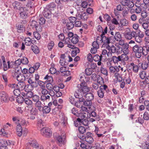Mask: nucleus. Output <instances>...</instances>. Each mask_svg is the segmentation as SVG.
I'll use <instances>...</instances> for the list:
<instances>
[{
    "label": "nucleus",
    "mask_w": 149,
    "mask_h": 149,
    "mask_svg": "<svg viewBox=\"0 0 149 149\" xmlns=\"http://www.w3.org/2000/svg\"><path fill=\"white\" fill-rule=\"evenodd\" d=\"M80 80L81 82L80 84H78L77 86V91H76L75 93H81L82 96L84 94L88 92L89 88L86 85V82L87 81L86 78L84 75V73H82L79 75Z\"/></svg>",
    "instance_id": "nucleus-1"
},
{
    "label": "nucleus",
    "mask_w": 149,
    "mask_h": 149,
    "mask_svg": "<svg viewBox=\"0 0 149 149\" xmlns=\"http://www.w3.org/2000/svg\"><path fill=\"white\" fill-rule=\"evenodd\" d=\"M115 45L116 47L113 45L110 47L109 45H107L106 46V49L109 51H111L112 53H115L118 55L121 54L123 51L122 47L118 45V43H116Z\"/></svg>",
    "instance_id": "nucleus-2"
},
{
    "label": "nucleus",
    "mask_w": 149,
    "mask_h": 149,
    "mask_svg": "<svg viewBox=\"0 0 149 149\" xmlns=\"http://www.w3.org/2000/svg\"><path fill=\"white\" fill-rule=\"evenodd\" d=\"M74 96L76 98H79V100L80 102H83V104L84 106H90L92 104V101L89 100H85L84 98H82L83 96H82L81 93H79V94L76 93H74Z\"/></svg>",
    "instance_id": "nucleus-3"
},
{
    "label": "nucleus",
    "mask_w": 149,
    "mask_h": 149,
    "mask_svg": "<svg viewBox=\"0 0 149 149\" xmlns=\"http://www.w3.org/2000/svg\"><path fill=\"white\" fill-rule=\"evenodd\" d=\"M142 47L137 45L134 46L132 48V50L135 53V56L138 58H140L141 56V50Z\"/></svg>",
    "instance_id": "nucleus-4"
},
{
    "label": "nucleus",
    "mask_w": 149,
    "mask_h": 149,
    "mask_svg": "<svg viewBox=\"0 0 149 149\" xmlns=\"http://www.w3.org/2000/svg\"><path fill=\"white\" fill-rule=\"evenodd\" d=\"M120 3L123 6H127L129 8H133L134 5L133 2L130 0H121Z\"/></svg>",
    "instance_id": "nucleus-5"
},
{
    "label": "nucleus",
    "mask_w": 149,
    "mask_h": 149,
    "mask_svg": "<svg viewBox=\"0 0 149 149\" xmlns=\"http://www.w3.org/2000/svg\"><path fill=\"white\" fill-rule=\"evenodd\" d=\"M57 143L59 146L62 144L64 145L66 142V136L65 134L63 133L62 135L58 136L56 138Z\"/></svg>",
    "instance_id": "nucleus-6"
},
{
    "label": "nucleus",
    "mask_w": 149,
    "mask_h": 149,
    "mask_svg": "<svg viewBox=\"0 0 149 149\" xmlns=\"http://www.w3.org/2000/svg\"><path fill=\"white\" fill-rule=\"evenodd\" d=\"M20 17L22 18H26L28 14V10L26 7H21L19 9Z\"/></svg>",
    "instance_id": "nucleus-7"
},
{
    "label": "nucleus",
    "mask_w": 149,
    "mask_h": 149,
    "mask_svg": "<svg viewBox=\"0 0 149 149\" xmlns=\"http://www.w3.org/2000/svg\"><path fill=\"white\" fill-rule=\"evenodd\" d=\"M85 141L89 144L93 143L94 141L92 134L89 132L86 133L85 136Z\"/></svg>",
    "instance_id": "nucleus-8"
},
{
    "label": "nucleus",
    "mask_w": 149,
    "mask_h": 149,
    "mask_svg": "<svg viewBox=\"0 0 149 149\" xmlns=\"http://www.w3.org/2000/svg\"><path fill=\"white\" fill-rule=\"evenodd\" d=\"M8 98V95L4 91L0 92V104L3 102L7 101Z\"/></svg>",
    "instance_id": "nucleus-9"
},
{
    "label": "nucleus",
    "mask_w": 149,
    "mask_h": 149,
    "mask_svg": "<svg viewBox=\"0 0 149 149\" xmlns=\"http://www.w3.org/2000/svg\"><path fill=\"white\" fill-rule=\"evenodd\" d=\"M1 59L2 60L3 63V69L4 71H6L8 70V68H9L12 67L11 65H10V63L9 61L7 62V64L6 63L4 57L3 56H1Z\"/></svg>",
    "instance_id": "nucleus-10"
},
{
    "label": "nucleus",
    "mask_w": 149,
    "mask_h": 149,
    "mask_svg": "<svg viewBox=\"0 0 149 149\" xmlns=\"http://www.w3.org/2000/svg\"><path fill=\"white\" fill-rule=\"evenodd\" d=\"M28 145H29L33 148H37L39 147L38 143L34 139H31L27 143Z\"/></svg>",
    "instance_id": "nucleus-11"
},
{
    "label": "nucleus",
    "mask_w": 149,
    "mask_h": 149,
    "mask_svg": "<svg viewBox=\"0 0 149 149\" xmlns=\"http://www.w3.org/2000/svg\"><path fill=\"white\" fill-rule=\"evenodd\" d=\"M109 71L111 74H114L115 73L119 71V69L117 67L111 66L109 67Z\"/></svg>",
    "instance_id": "nucleus-12"
},
{
    "label": "nucleus",
    "mask_w": 149,
    "mask_h": 149,
    "mask_svg": "<svg viewBox=\"0 0 149 149\" xmlns=\"http://www.w3.org/2000/svg\"><path fill=\"white\" fill-rule=\"evenodd\" d=\"M77 17L79 19H81L83 20H86L87 19V16L85 13H81L77 15Z\"/></svg>",
    "instance_id": "nucleus-13"
},
{
    "label": "nucleus",
    "mask_w": 149,
    "mask_h": 149,
    "mask_svg": "<svg viewBox=\"0 0 149 149\" xmlns=\"http://www.w3.org/2000/svg\"><path fill=\"white\" fill-rule=\"evenodd\" d=\"M129 45L127 43H126L123 46V53L125 54H128L129 53Z\"/></svg>",
    "instance_id": "nucleus-14"
},
{
    "label": "nucleus",
    "mask_w": 149,
    "mask_h": 149,
    "mask_svg": "<svg viewBox=\"0 0 149 149\" xmlns=\"http://www.w3.org/2000/svg\"><path fill=\"white\" fill-rule=\"evenodd\" d=\"M17 88L20 91H22L25 88V84L23 82H19L17 84Z\"/></svg>",
    "instance_id": "nucleus-15"
},
{
    "label": "nucleus",
    "mask_w": 149,
    "mask_h": 149,
    "mask_svg": "<svg viewBox=\"0 0 149 149\" xmlns=\"http://www.w3.org/2000/svg\"><path fill=\"white\" fill-rule=\"evenodd\" d=\"M16 130L17 131V134L19 136H21L22 134V128L21 126L20 125H17Z\"/></svg>",
    "instance_id": "nucleus-16"
},
{
    "label": "nucleus",
    "mask_w": 149,
    "mask_h": 149,
    "mask_svg": "<svg viewBox=\"0 0 149 149\" xmlns=\"http://www.w3.org/2000/svg\"><path fill=\"white\" fill-rule=\"evenodd\" d=\"M16 78L17 80L19 82H23L25 79V77L24 75L22 74H19V75H18L16 77Z\"/></svg>",
    "instance_id": "nucleus-17"
},
{
    "label": "nucleus",
    "mask_w": 149,
    "mask_h": 149,
    "mask_svg": "<svg viewBox=\"0 0 149 149\" xmlns=\"http://www.w3.org/2000/svg\"><path fill=\"white\" fill-rule=\"evenodd\" d=\"M84 96L86 100L91 101H92L94 98L93 95L91 93H87Z\"/></svg>",
    "instance_id": "nucleus-18"
},
{
    "label": "nucleus",
    "mask_w": 149,
    "mask_h": 149,
    "mask_svg": "<svg viewBox=\"0 0 149 149\" xmlns=\"http://www.w3.org/2000/svg\"><path fill=\"white\" fill-rule=\"evenodd\" d=\"M116 80L118 82H121L123 80V78L121 75H120L118 72L115 73L114 75Z\"/></svg>",
    "instance_id": "nucleus-19"
},
{
    "label": "nucleus",
    "mask_w": 149,
    "mask_h": 149,
    "mask_svg": "<svg viewBox=\"0 0 149 149\" xmlns=\"http://www.w3.org/2000/svg\"><path fill=\"white\" fill-rule=\"evenodd\" d=\"M100 41H101V42L103 43V45L105 44H106L107 45H109L110 42V38H100Z\"/></svg>",
    "instance_id": "nucleus-20"
},
{
    "label": "nucleus",
    "mask_w": 149,
    "mask_h": 149,
    "mask_svg": "<svg viewBox=\"0 0 149 149\" xmlns=\"http://www.w3.org/2000/svg\"><path fill=\"white\" fill-rule=\"evenodd\" d=\"M31 50L35 54H38L40 52L39 48L36 46L32 45L31 46Z\"/></svg>",
    "instance_id": "nucleus-21"
},
{
    "label": "nucleus",
    "mask_w": 149,
    "mask_h": 149,
    "mask_svg": "<svg viewBox=\"0 0 149 149\" xmlns=\"http://www.w3.org/2000/svg\"><path fill=\"white\" fill-rule=\"evenodd\" d=\"M127 54H122L121 56H120V58L121 59V61H125L128 60L129 57L127 56Z\"/></svg>",
    "instance_id": "nucleus-22"
},
{
    "label": "nucleus",
    "mask_w": 149,
    "mask_h": 149,
    "mask_svg": "<svg viewBox=\"0 0 149 149\" xmlns=\"http://www.w3.org/2000/svg\"><path fill=\"white\" fill-rule=\"evenodd\" d=\"M115 40L118 42L116 43H118V44L119 45L121 46H124L125 44V41L124 40L121 39V38H114Z\"/></svg>",
    "instance_id": "nucleus-23"
},
{
    "label": "nucleus",
    "mask_w": 149,
    "mask_h": 149,
    "mask_svg": "<svg viewBox=\"0 0 149 149\" xmlns=\"http://www.w3.org/2000/svg\"><path fill=\"white\" fill-rule=\"evenodd\" d=\"M56 5L54 2L50 3L48 5V9L50 11L54 10L56 9Z\"/></svg>",
    "instance_id": "nucleus-24"
},
{
    "label": "nucleus",
    "mask_w": 149,
    "mask_h": 149,
    "mask_svg": "<svg viewBox=\"0 0 149 149\" xmlns=\"http://www.w3.org/2000/svg\"><path fill=\"white\" fill-rule=\"evenodd\" d=\"M17 31L18 32L21 33L23 32L25 30V28L23 27V25H18L16 26Z\"/></svg>",
    "instance_id": "nucleus-25"
},
{
    "label": "nucleus",
    "mask_w": 149,
    "mask_h": 149,
    "mask_svg": "<svg viewBox=\"0 0 149 149\" xmlns=\"http://www.w3.org/2000/svg\"><path fill=\"white\" fill-rule=\"evenodd\" d=\"M139 75L140 78L142 79H144L147 76V73L145 71H142L140 72Z\"/></svg>",
    "instance_id": "nucleus-26"
},
{
    "label": "nucleus",
    "mask_w": 149,
    "mask_h": 149,
    "mask_svg": "<svg viewBox=\"0 0 149 149\" xmlns=\"http://www.w3.org/2000/svg\"><path fill=\"white\" fill-rule=\"evenodd\" d=\"M148 48H147L146 47H142V49H141V54H142L143 55H146L148 54Z\"/></svg>",
    "instance_id": "nucleus-27"
},
{
    "label": "nucleus",
    "mask_w": 149,
    "mask_h": 149,
    "mask_svg": "<svg viewBox=\"0 0 149 149\" xmlns=\"http://www.w3.org/2000/svg\"><path fill=\"white\" fill-rule=\"evenodd\" d=\"M24 102L28 106H31L33 103L32 100L28 98H25Z\"/></svg>",
    "instance_id": "nucleus-28"
},
{
    "label": "nucleus",
    "mask_w": 149,
    "mask_h": 149,
    "mask_svg": "<svg viewBox=\"0 0 149 149\" xmlns=\"http://www.w3.org/2000/svg\"><path fill=\"white\" fill-rule=\"evenodd\" d=\"M112 60L114 63H117L118 62L121 61L120 56L118 57L116 56H113L112 57Z\"/></svg>",
    "instance_id": "nucleus-29"
},
{
    "label": "nucleus",
    "mask_w": 149,
    "mask_h": 149,
    "mask_svg": "<svg viewBox=\"0 0 149 149\" xmlns=\"http://www.w3.org/2000/svg\"><path fill=\"white\" fill-rule=\"evenodd\" d=\"M71 112L74 115L77 116H79V111L76 108H73L71 109Z\"/></svg>",
    "instance_id": "nucleus-30"
},
{
    "label": "nucleus",
    "mask_w": 149,
    "mask_h": 149,
    "mask_svg": "<svg viewBox=\"0 0 149 149\" xmlns=\"http://www.w3.org/2000/svg\"><path fill=\"white\" fill-rule=\"evenodd\" d=\"M102 56L101 55L99 56L97 54L95 55L93 57V58L94 60L95 61H101L102 59Z\"/></svg>",
    "instance_id": "nucleus-31"
},
{
    "label": "nucleus",
    "mask_w": 149,
    "mask_h": 149,
    "mask_svg": "<svg viewBox=\"0 0 149 149\" xmlns=\"http://www.w3.org/2000/svg\"><path fill=\"white\" fill-rule=\"evenodd\" d=\"M67 119L65 117H62L61 119L60 123L63 126H65L67 124Z\"/></svg>",
    "instance_id": "nucleus-32"
},
{
    "label": "nucleus",
    "mask_w": 149,
    "mask_h": 149,
    "mask_svg": "<svg viewBox=\"0 0 149 149\" xmlns=\"http://www.w3.org/2000/svg\"><path fill=\"white\" fill-rule=\"evenodd\" d=\"M100 89L104 92L105 91L107 93H108L109 90L107 86L106 85H102L100 86Z\"/></svg>",
    "instance_id": "nucleus-33"
},
{
    "label": "nucleus",
    "mask_w": 149,
    "mask_h": 149,
    "mask_svg": "<svg viewBox=\"0 0 149 149\" xmlns=\"http://www.w3.org/2000/svg\"><path fill=\"white\" fill-rule=\"evenodd\" d=\"M40 133L43 136H47V128L45 127H43L41 130Z\"/></svg>",
    "instance_id": "nucleus-34"
},
{
    "label": "nucleus",
    "mask_w": 149,
    "mask_h": 149,
    "mask_svg": "<svg viewBox=\"0 0 149 149\" xmlns=\"http://www.w3.org/2000/svg\"><path fill=\"white\" fill-rule=\"evenodd\" d=\"M120 24L123 26H127L128 24V20L125 19H122L120 21Z\"/></svg>",
    "instance_id": "nucleus-35"
},
{
    "label": "nucleus",
    "mask_w": 149,
    "mask_h": 149,
    "mask_svg": "<svg viewBox=\"0 0 149 149\" xmlns=\"http://www.w3.org/2000/svg\"><path fill=\"white\" fill-rule=\"evenodd\" d=\"M85 72L87 75H90L93 73V71L91 68H88L86 69Z\"/></svg>",
    "instance_id": "nucleus-36"
},
{
    "label": "nucleus",
    "mask_w": 149,
    "mask_h": 149,
    "mask_svg": "<svg viewBox=\"0 0 149 149\" xmlns=\"http://www.w3.org/2000/svg\"><path fill=\"white\" fill-rule=\"evenodd\" d=\"M141 67L143 70H146L148 67H149V63L146 62L142 63L141 65Z\"/></svg>",
    "instance_id": "nucleus-37"
},
{
    "label": "nucleus",
    "mask_w": 149,
    "mask_h": 149,
    "mask_svg": "<svg viewBox=\"0 0 149 149\" xmlns=\"http://www.w3.org/2000/svg\"><path fill=\"white\" fill-rule=\"evenodd\" d=\"M136 8L135 9V13L136 14H140L142 12V8L140 6L136 5Z\"/></svg>",
    "instance_id": "nucleus-38"
},
{
    "label": "nucleus",
    "mask_w": 149,
    "mask_h": 149,
    "mask_svg": "<svg viewBox=\"0 0 149 149\" xmlns=\"http://www.w3.org/2000/svg\"><path fill=\"white\" fill-rule=\"evenodd\" d=\"M41 103L40 101H38L36 102L35 104V106L36 107L38 108V109L40 111L42 110V107L41 106Z\"/></svg>",
    "instance_id": "nucleus-39"
},
{
    "label": "nucleus",
    "mask_w": 149,
    "mask_h": 149,
    "mask_svg": "<svg viewBox=\"0 0 149 149\" xmlns=\"http://www.w3.org/2000/svg\"><path fill=\"white\" fill-rule=\"evenodd\" d=\"M30 26L33 29H35L36 26L38 24V23L35 20H32L30 22Z\"/></svg>",
    "instance_id": "nucleus-40"
},
{
    "label": "nucleus",
    "mask_w": 149,
    "mask_h": 149,
    "mask_svg": "<svg viewBox=\"0 0 149 149\" xmlns=\"http://www.w3.org/2000/svg\"><path fill=\"white\" fill-rule=\"evenodd\" d=\"M24 40L25 42V44L26 45H31V43H33L30 38H25Z\"/></svg>",
    "instance_id": "nucleus-41"
},
{
    "label": "nucleus",
    "mask_w": 149,
    "mask_h": 149,
    "mask_svg": "<svg viewBox=\"0 0 149 149\" xmlns=\"http://www.w3.org/2000/svg\"><path fill=\"white\" fill-rule=\"evenodd\" d=\"M20 3L18 1H15L13 3V8L15 9H18L19 8Z\"/></svg>",
    "instance_id": "nucleus-42"
},
{
    "label": "nucleus",
    "mask_w": 149,
    "mask_h": 149,
    "mask_svg": "<svg viewBox=\"0 0 149 149\" xmlns=\"http://www.w3.org/2000/svg\"><path fill=\"white\" fill-rule=\"evenodd\" d=\"M66 26L68 29L70 30L73 28L74 25L72 22H69L67 23Z\"/></svg>",
    "instance_id": "nucleus-43"
},
{
    "label": "nucleus",
    "mask_w": 149,
    "mask_h": 149,
    "mask_svg": "<svg viewBox=\"0 0 149 149\" xmlns=\"http://www.w3.org/2000/svg\"><path fill=\"white\" fill-rule=\"evenodd\" d=\"M104 92L100 89L98 90L97 91V93L99 97L101 98H102L104 96Z\"/></svg>",
    "instance_id": "nucleus-44"
},
{
    "label": "nucleus",
    "mask_w": 149,
    "mask_h": 149,
    "mask_svg": "<svg viewBox=\"0 0 149 149\" xmlns=\"http://www.w3.org/2000/svg\"><path fill=\"white\" fill-rule=\"evenodd\" d=\"M79 116L80 118H78L77 119V121H78L79 122H80V121H81L84 119V118L86 117V116L85 115L82 114L80 115L79 114Z\"/></svg>",
    "instance_id": "nucleus-45"
},
{
    "label": "nucleus",
    "mask_w": 149,
    "mask_h": 149,
    "mask_svg": "<svg viewBox=\"0 0 149 149\" xmlns=\"http://www.w3.org/2000/svg\"><path fill=\"white\" fill-rule=\"evenodd\" d=\"M78 130L79 132L81 134L85 133L86 132V128L83 126H81L79 127Z\"/></svg>",
    "instance_id": "nucleus-46"
},
{
    "label": "nucleus",
    "mask_w": 149,
    "mask_h": 149,
    "mask_svg": "<svg viewBox=\"0 0 149 149\" xmlns=\"http://www.w3.org/2000/svg\"><path fill=\"white\" fill-rule=\"evenodd\" d=\"M28 83L31 84L29 85V87H31V90H33V87L34 86V85L33 84L34 82L31 79H28Z\"/></svg>",
    "instance_id": "nucleus-47"
},
{
    "label": "nucleus",
    "mask_w": 149,
    "mask_h": 149,
    "mask_svg": "<svg viewBox=\"0 0 149 149\" xmlns=\"http://www.w3.org/2000/svg\"><path fill=\"white\" fill-rule=\"evenodd\" d=\"M24 98L22 96H19L17 97V101L19 103H22L24 101Z\"/></svg>",
    "instance_id": "nucleus-48"
},
{
    "label": "nucleus",
    "mask_w": 149,
    "mask_h": 149,
    "mask_svg": "<svg viewBox=\"0 0 149 149\" xmlns=\"http://www.w3.org/2000/svg\"><path fill=\"white\" fill-rule=\"evenodd\" d=\"M21 60L22 63L23 64L26 65L29 63L28 58L25 57H23L22 58Z\"/></svg>",
    "instance_id": "nucleus-49"
},
{
    "label": "nucleus",
    "mask_w": 149,
    "mask_h": 149,
    "mask_svg": "<svg viewBox=\"0 0 149 149\" xmlns=\"http://www.w3.org/2000/svg\"><path fill=\"white\" fill-rule=\"evenodd\" d=\"M123 81L125 82H126V83L127 84H130L131 82V79L129 77H125L123 78Z\"/></svg>",
    "instance_id": "nucleus-50"
},
{
    "label": "nucleus",
    "mask_w": 149,
    "mask_h": 149,
    "mask_svg": "<svg viewBox=\"0 0 149 149\" xmlns=\"http://www.w3.org/2000/svg\"><path fill=\"white\" fill-rule=\"evenodd\" d=\"M30 113L31 114L35 115L37 114V110L35 108H32L30 111Z\"/></svg>",
    "instance_id": "nucleus-51"
},
{
    "label": "nucleus",
    "mask_w": 149,
    "mask_h": 149,
    "mask_svg": "<svg viewBox=\"0 0 149 149\" xmlns=\"http://www.w3.org/2000/svg\"><path fill=\"white\" fill-rule=\"evenodd\" d=\"M59 63L62 66L66 65L68 64V62L65 61V59H61Z\"/></svg>",
    "instance_id": "nucleus-52"
},
{
    "label": "nucleus",
    "mask_w": 149,
    "mask_h": 149,
    "mask_svg": "<svg viewBox=\"0 0 149 149\" xmlns=\"http://www.w3.org/2000/svg\"><path fill=\"white\" fill-rule=\"evenodd\" d=\"M13 94L16 96H19L20 94V91L18 88H15L13 91Z\"/></svg>",
    "instance_id": "nucleus-53"
},
{
    "label": "nucleus",
    "mask_w": 149,
    "mask_h": 149,
    "mask_svg": "<svg viewBox=\"0 0 149 149\" xmlns=\"http://www.w3.org/2000/svg\"><path fill=\"white\" fill-rule=\"evenodd\" d=\"M143 119L145 120H149V114L148 112L146 111L143 114Z\"/></svg>",
    "instance_id": "nucleus-54"
},
{
    "label": "nucleus",
    "mask_w": 149,
    "mask_h": 149,
    "mask_svg": "<svg viewBox=\"0 0 149 149\" xmlns=\"http://www.w3.org/2000/svg\"><path fill=\"white\" fill-rule=\"evenodd\" d=\"M45 19L44 17H41L40 19L39 22L40 25H42L45 23Z\"/></svg>",
    "instance_id": "nucleus-55"
},
{
    "label": "nucleus",
    "mask_w": 149,
    "mask_h": 149,
    "mask_svg": "<svg viewBox=\"0 0 149 149\" xmlns=\"http://www.w3.org/2000/svg\"><path fill=\"white\" fill-rule=\"evenodd\" d=\"M26 97L29 98H31L33 95V93L31 91H28L26 93Z\"/></svg>",
    "instance_id": "nucleus-56"
},
{
    "label": "nucleus",
    "mask_w": 149,
    "mask_h": 149,
    "mask_svg": "<svg viewBox=\"0 0 149 149\" xmlns=\"http://www.w3.org/2000/svg\"><path fill=\"white\" fill-rule=\"evenodd\" d=\"M79 123H81L84 125L85 126H87L89 124V122L87 119H84L81 121H80V122H79Z\"/></svg>",
    "instance_id": "nucleus-57"
},
{
    "label": "nucleus",
    "mask_w": 149,
    "mask_h": 149,
    "mask_svg": "<svg viewBox=\"0 0 149 149\" xmlns=\"http://www.w3.org/2000/svg\"><path fill=\"white\" fill-rule=\"evenodd\" d=\"M0 143L1 144V146H7V142L6 140H0Z\"/></svg>",
    "instance_id": "nucleus-58"
},
{
    "label": "nucleus",
    "mask_w": 149,
    "mask_h": 149,
    "mask_svg": "<svg viewBox=\"0 0 149 149\" xmlns=\"http://www.w3.org/2000/svg\"><path fill=\"white\" fill-rule=\"evenodd\" d=\"M97 83L101 85L104 83V79L101 77H99L97 79Z\"/></svg>",
    "instance_id": "nucleus-59"
},
{
    "label": "nucleus",
    "mask_w": 149,
    "mask_h": 149,
    "mask_svg": "<svg viewBox=\"0 0 149 149\" xmlns=\"http://www.w3.org/2000/svg\"><path fill=\"white\" fill-rule=\"evenodd\" d=\"M68 70V68L66 66H63L61 67L60 69V72L63 74L66 71V70Z\"/></svg>",
    "instance_id": "nucleus-60"
},
{
    "label": "nucleus",
    "mask_w": 149,
    "mask_h": 149,
    "mask_svg": "<svg viewBox=\"0 0 149 149\" xmlns=\"http://www.w3.org/2000/svg\"><path fill=\"white\" fill-rule=\"evenodd\" d=\"M100 70L102 74L106 75H107V71L105 68L101 67L100 68Z\"/></svg>",
    "instance_id": "nucleus-61"
},
{
    "label": "nucleus",
    "mask_w": 149,
    "mask_h": 149,
    "mask_svg": "<svg viewBox=\"0 0 149 149\" xmlns=\"http://www.w3.org/2000/svg\"><path fill=\"white\" fill-rule=\"evenodd\" d=\"M53 79L52 77L47 75V82L49 83H52L53 82Z\"/></svg>",
    "instance_id": "nucleus-62"
},
{
    "label": "nucleus",
    "mask_w": 149,
    "mask_h": 149,
    "mask_svg": "<svg viewBox=\"0 0 149 149\" xmlns=\"http://www.w3.org/2000/svg\"><path fill=\"white\" fill-rule=\"evenodd\" d=\"M47 93L52 97L54 96L55 95V93L53 91V89H50L48 91L47 90Z\"/></svg>",
    "instance_id": "nucleus-63"
},
{
    "label": "nucleus",
    "mask_w": 149,
    "mask_h": 149,
    "mask_svg": "<svg viewBox=\"0 0 149 149\" xmlns=\"http://www.w3.org/2000/svg\"><path fill=\"white\" fill-rule=\"evenodd\" d=\"M75 100L74 97L71 96L69 97V100L72 104H73L76 102Z\"/></svg>",
    "instance_id": "nucleus-64"
}]
</instances>
